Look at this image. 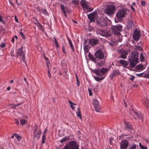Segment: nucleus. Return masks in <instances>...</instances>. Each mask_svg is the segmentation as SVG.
I'll return each mask as SVG.
<instances>
[{
    "mask_svg": "<svg viewBox=\"0 0 149 149\" xmlns=\"http://www.w3.org/2000/svg\"><path fill=\"white\" fill-rule=\"evenodd\" d=\"M139 52L137 51H132L129 56L128 61L130 62V66L131 68L134 67L139 61Z\"/></svg>",
    "mask_w": 149,
    "mask_h": 149,
    "instance_id": "1",
    "label": "nucleus"
},
{
    "mask_svg": "<svg viewBox=\"0 0 149 149\" xmlns=\"http://www.w3.org/2000/svg\"><path fill=\"white\" fill-rule=\"evenodd\" d=\"M116 8V6L114 5H108L107 6L104 12L108 15L111 16L115 13Z\"/></svg>",
    "mask_w": 149,
    "mask_h": 149,
    "instance_id": "2",
    "label": "nucleus"
},
{
    "mask_svg": "<svg viewBox=\"0 0 149 149\" xmlns=\"http://www.w3.org/2000/svg\"><path fill=\"white\" fill-rule=\"evenodd\" d=\"M122 26L120 24L112 26L111 27L112 32L116 35H119L120 34V32L122 30Z\"/></svg>",
    "mask_w": 149,
    "mask_h": 149,
    "instance_id": "3",
    "label": "nucleus"
},
{
    "mask_svg": "<svg viewBox=\"0 0 149 149\" xmlns=\"http://www.w3.org/2000/svg\"><path fill=\"white\" fill-rule=\"evenodd\" d=\"M109 70V69L102 68L100 69H97L93 70L92 72L97 76L102 77V75L107 72Z\"/></svg>",
    "mask_w": 149,
    "mask_h": 149,
    "instance_id": "4",
    "label": "nucleus"
},
{
    "mask_svg": "<svg viewBox=\"0 0 149 149\" xmlns=\"http://www.w3.org/2000/svg\"><path fill=\"white\" fill-rule=\"evenodd\" d=\"M126 10L124 8H122L116 12V18L122 19L124 18L126 14Z\"/></svg>",
    "mask_w": 149,
    "mask_h": 149,
    "instance_id": "5",
    "label": "nucleus"
},
{
    "mask_svg": "<svg viewBox=\"0 0 149 149\" xmlns=\"http://www.w3.org/2000/svg\"><path fill=\"white\" fill-rule=\"evenodd\" d=\"M16 54L18 56H20L22 57V60L26 63V61L25 59V54L23 51L22 46L20 48L18 49Z\"/></svg>",
    "mask_w": 149,
    "mask_h": 149,
    "instance_id": "6",
    "label": "nucleus"
},
{
    "mask_svg": "<svg viewBox=\"0 0 149 149\" xmlns=\"http://www.w3.org/2000/svg\"><path fill=\"white\" fill-rule=\"evenodd\" d=\"M38 127L37 125H35L34 127V129L33 130V132L34 133V136L36 137L38 139H39L40 136V135L42 133L41 131L40 130H38L37 134L36 132L38 129Z\"/></svg>",
    "mask_w": 149,
    "mask_h": 149,
    "instance_id": "7",
    "label": "nucleus"
},
{
    "mask_svg": "<svg viewBox=\"0 0 149 149\" xmlns=\"http://www.w3.org/2000/svg\"><path fill=\"white\" fill-rule=\"evenodd\" d=\"M129 144V143L127 140H123L120 143V149H127Z\"/></svg>",
    "mask_w": 149,
    "mask_h": 149,
    "instance_id": "8",
    "label": "nucleus"
},
{
    "mask_svg": "<svg viewBox=\"0 0 149 149\" xmlns=\"http://www.w3.org/2000/svg\"><path fill=\"white\" fill-rule=\"evenodd\" d=\"M93 104L96 111L100 112V108L97 100L96 99H94L93 101Z\"/></svg>",
    "mask_w": 149,
    "mask_h": 149,
    "instance_id": "9",
    "label": "nucleus"
},
{
    "mask_svg": "<svg viewBox=\"0 0 149 149\" xmlns=\"http://www.w3.org/2000/svg\"><path fill=\"white\" fill-rule=\"evenodd\" d=\"M97 22L99 26H105L107 25V20L103 17L100 18L97 21Z\"/></svg>",
    "mask_w": 149,
    "mask_h": 149,
    "instance_id": "10",
    "label": "nucleus"
},
{
    "mask_svg": "<svg viewBox=\"0 0 149 149\" xmlns=\"http://www.w3.org/2000/svg\"><path fill=\"white\" fill-rule=\"evenodd\" d=\"M67 145L71 149H79L77 143L74 141L70 142Z\"/></svg>",
    "mask_w": 149,
    "mask_h": 149,
    "instance_id": "11",
    "label": "nucleus"
},
{
    "mask_svg": "<svg viewBox=\"0 0 149 149\" xmlns=\"http://www.w3.org/2000/svg\"><path fill=\"white\" fill-rule=\"evenodd\" d=\"M96 58L100 59H103L104 58V55L103 52L100 49L97 50L95 54Z\"/></svg>",
    "mask_w": 149,
    "mask_h": 149,
    "instance_id": "12",
    "label": "nucleus"
},
{
    "mask_svg": "<svg viewBox=\"0 0 149 149\" xmlns=\"http://www.w3.org/2000/svg\"><path fill=\"white\" fill-rule=\"evenodd\" d=\"M99 42V40L97 38H92L89 40L88 43L92 47H94L98 44Z\"/></svg>",
    "mask_w": 149,
    "mask_h": 149,
    "instance_id": "13",
    "label": "nucleus"
},
{
    "mask_svg": "<svg viewBox=\"0 0 149 149\" xmlns=\"http://www.w3.org/2000/svg\"><path fill=\"white\" fill-rule=\"evenodd\" d=\"M133 37L134 40H138L140 37V31L136 29L133 34Z\"/></svg>",
    "mask_w": 149,
    "mask_h": 149,
    "instance_id": "14",
    "label": "nucleus"
},
{
    "mask_svg": "<svg viewBox=\"0 0 149 149\" xmlns=\"http://www.w3.org/2000/svg\"><path fill=\"white\" fill-rule=\"evenodd\" d=\"M99 33L102 36H105L106 38L109 37L111 36L110 31L107 32L106 31L100 30L99 31Z\"/></svg>",
    "mask_w": 149,
    "mask_h": 149,
    "instance_id": "15",
    "label": "nucleus"
},
{
    "mask_svg": "<svg viewBox=\"0 0 149 149\" xmlns=\"http://www.w3.org/2000/svg\"><path fill=\"white\" fill-rule=\"evenodd\" d=\"M125 129L128 131L132 130V126L126 121H124Z\"/></svg>",
    "mask_w": 149,
    "mask_h": 149,
    "instance_id": "16",
    "label": "nucleus"
},
{
    "mask_svg": "<svg viewBox=\"0 0 149 149\" xmlns=\"http://www.w3.org/2000/svg\"><path fill=\"white\" fill-rule=\"evenodd\" d=\"M96 14V12H94L88 15V17L91 22L95 21V15Z\"/></svg>",
    "mask_w": 149,
    "mask_h": 149,
    "instance_id": "17",
    "label": "nucleus"
},
{
    "mask_svg": "<svg viewBox=\"0 0 149 149\" xmlns=\"http://www.w3.org/2000/svg\"><path fill=\"white\" fill-rule=\"evenodd\" d=\"M81 4L83 9H88V7L87 2L85 0H81Z\"/></svg>",
    "mask_w": 149,
    "mask_h": 149,
    "instance_id": "18",
    "label": "nucleus"
},
{
    "mask_svg": "<svg viewBox=\"0 0 149 149\" xmlns=\"http://www.w3.org/2000/svg\"><path fill=\"white\" fill-rule=\"evenodd\" d=\"M120 52L121 53L119 56V58L124 59L126 58L127 55V52L125 50H122L120 51Z\"/></svg>",
    "mask_w": 149,
    "mask_h": 149,
    "instance_id": "19",
    "label": "nucleus"
},
{
    "mask_svg": "<svg viewBox=\"0 0 149 149\" xmlns=\"http://www.w3.org/2000/svg\"><path fill=\"white\" fill-rule=\"evenodd\" d=\"M61 8L63 12L64 10L65 12V13L67 12L69 13H70L71 12V10H70L67 7H65L64 6L63 4L61 5Z\"/></svg>",
    "mask_w": 149,
    "mask_h": 149,
    "instance_id": "20",
    "label": "nucleus"
},
{
    "mask_svg": "<svg viewBox=\"0 0 149 149\" xmlns=\"http://www.w3.org/2000/svg\"><path fill=\"white\" fill-rule=\"evenodd\" d=\"M120 74L119 70H114L112 72L111 75L110 76V79H112L114 76H116Z\"/></svg>",
    "mask_w": 149,
    "mask_h": 149,
    "instance_id": "21",
    "label": "nucleus"
},
{
    "mask_svg": "<svg viewBox=\"0 0 149 149\" xmlns=\"http://www.w3.org/2000/svg\"><path fill=\"white\" fill-rule=\"evenodd\" d=\"M118 62L123 66H127L129 64L128 62L124 60L120 59Z\"/></svg>",
    "mask_w": 149,
    "mask_h": 149,
    "instance_id": "22",
    "label": "nucleus"
},
{
    "mask_svg": "<svg viewBox=\"0 0 149 149\" xmlns=\"http://www.w3.org/2000/svg\"><path fill=\"white\" fill-rule=\"evenodd\" d=\"M88 56L91 61H93L95 63H97V59L93 55L90 53H89Z\"/></svg>",
    "mask_w": 149,
    "mask_h": 149,
    "instance_id": "23",
    "label": "nucleus"
},
{
    "mask_svg": "<svg viewBox=\"0 0 149 149\" xmlns=\"http://www.w3.org/2000/svg\"><path fill=\"white\" fill-rule=\"evenodd\" d=\"M133 22H132L130 20H129L127 22V28L128 29H130V28H131L133 25Z\"/></svg>",
    "mask_w": 149,
    "mask_h": 149,
    "instance_id": "24",
    "label": "nucleus"
},
{
    "mask_svg": "<svg viewBox=\"0 0 149 149\" xmlns=\"http://www.w3.org/2000/svg\"><path fill=\"white\" fill-rule=\"evenodd\" d=\"M36 22L35 23V24L39 28V29L40 30H42L43 29V27L42 26V25L40 24L38 21L37 19L36 18Z\"/></svg>",
    "mask_w": 149,
    "mask_h": 149,
    "instance_id": "25",
    "label": "nucleus"
},
{
    "mask_svg": "<svg viewBox=\"0 0 149 149\" xmlns=\"http://www.w3.org/2000/svg\"><path fill=\"white\" fill-rule=\"evenodd\" d=\"M136 145L134 143H132L130 144L128 149H136Z\"/></svg>",
    "mask_w": 149,
    "mask_h": 149,
    "instance_id": "26",
    "label": "nucleus"
},
{
    "mask_svg": "<svg viewBox=\"0 0 149 149\" xmlns=\"http://www.w3.org/2000/svg\"><path fill=\"white\" fill-rule=\"evenodd\" d=\"M90 47H89V46L88 45H86L84 46V51L85 53H88L89 49Z\"/></svg>",
    "mask_w": 149,
    "mask_h": 149,
    "instance_id": "27",
    "label": "nucleus"
},
{
    "mask_svg": "<svg viewBox=\"0 0 149 149\" xmlns=\"http://www.w3.org/2000/svg\"><path fill=\"white\" fill-rule=\"evenodd\" d=\"M78 111L76 112L77 116L79 117L81 119H82V117L80 110L79 108H77Z\"/></svg>",
    "mask_w": 149,
    "mask_h": 149,
    "instance_id": "28",
    "label": "nucleus"
},
{
    "mask_svg": "<svg viewBox=\"0 0 149 149\" xmlns=\"http://www.w3.org/2000/svg\"><path fill=\"white\" fill-rule=\"evenodd\" d=\"M95 79L98 81H100V80H102L104 79V77H98L97 76H94L93 77Z\"/></svg>",
    "mask_w": 149,
    "mask_h": 149,
    "instance_id": "29",
    "label": "nucleus"
},
{
    "mask_svg": "<svg viewBox=\"0 0 149 149\" xmlns=\"http://www.w3.org/2000/svg\"><path fill=\"white\" fill-rule=\"evenodd\" d=\"M69 42L70 45V46L72 49V51L73 52L74 51V47L73 45L72 44V41L70 39L69 40Z\"/></svg>",
    "mask_w": 149,
    "mask_h": 149,
    "instance_id": "30",
    "label": "nucleus"
},
{
    "mask_svg": "<svg viewBox=\"0 0 149 149\" xmlns=\"http://www.w3.org/2000/svg\"><path fill=\"white\" fill-rule=\"evenodd\" d=\"M144 105L147 108L149 107V100L147 99L144 103Z\"/></svg>",
    "mask_w": 149,
    "mask_h": 149,
    "instance_id": "31",
    "label": "nucleus"
},
{
    "mask_svg": "<svg viewBox=\"0 0 149 149\" xmlns=\"http://www.w3.org/2000/svg\"><path fill=\"white\" fill-rule=\"evenodd\" d=\"M69 139V138L68 137H64L61 140H60V142L61 143H63L65 142L66 141L68 140Z\"/></svg>",
    "mask_w": 149,
    "mask_h": 149,
    "instance_id": "32",
    "label": "nucleus"
},
{
    "mask_svg": "<svg viewBox=\"0 0 149 149\" xmlns=\"http://www.w3.org/2000/svg\"><path fill=\"white\" fill-rule=\"evenodd\" d=\"M138 118L139 119H141V120L142 121H143V117L142 116V113H136V115Z\"/></svg>",
    "mask_w": 149,
    "mask_h": 149,
    "instance_id": "33",
    "label": "nucleus"
},
{
    "mask_svg": "<svg viewBox=\"0 0 149 149\" xmlns=\"http://www.w3.org/2000/svg\"><path fill=\"white\" fill-rule=\"evenodd\" d=\"M143 68V65L142 64H140L137 65L136 67V69L139 70Z\"/></svg>",
    "mask_w": 149,
    "mask_h": 149,
    "instance_id": "34",
    "label": "nucleus"
},
{
    "mask_svg": "<svg viewBox=\"0 0 149 149\" xmlns=\"http://www.w3.org/2000/svg\"><path fill=\"white\" fill-rule=\"evenodd\" d=\"M134 49L135 50H139L140 51H142L143 50V49L140 46H136L135 45V46Z\"/></svg>",
    "mask_w": 149,
    "mask_h": 149,
    "instance_id": "35",
    "label": "nucleus"
},
{
    "mask_svg": "<svg viewBox=\"0 0 149 149\" xmlns=\"http://www.w3.org/2000/svg\"><path fill=\"white\" fill-rule=\"evenodd\" d=\"M46 137V135H43L42 137V143L43 144L45 142V139Z\"/></svg>",
    "mask_w": 149,
    "mask_h": 149,
    "instance_id": "36",
    "label": "nucleus"
},
{
    "mask_svg": "<svg viewBox=\"0 0 149 149\" xmlns=\"http://www.w3.org/2000/svg\"><path fill=\"white\" fill-rule=\"evenodd\" d=\"M79 1H76V0H73L72 2H70L69 3L70 4L71 3H72L73 4H74L75 5H77L79 3Z\"/></svg>",
    "mask_w": 149,
    "mask_h": 149,
    "instance_id": "37",
    "label": "nucleus"
},
{
    "mask_svg": "<svg viewBox=\"0 0 149 149\" xmlns=\"http://www.w3.org/2000/svg\"><path fill=\"white\" fill-rule=\"evenodd\" d=\"M14 136L16 137L18 140L20 141L21 140V137L19 136V135H18L16 133H15Z\"/></svg>",
    "mask_w": 149,
    "mask_h": 149,
    "instance_id": "38",
    "label": "nucleus"
},
{
    "mask_svg": "<svg viewBox=\"0 0 149 149\" xmlns=\"http://www.w3.org/2000/svg\"><path fill=\"white\" fill-rule=\"evenodd\" d=\"M54 45L56 46V47H59L58 43L56 39V38L55 37H54Z\"/></svg>",
    "mask_w": 149,
    "mask_h": 149,
    "instance_id": "39",
    "label": "nucleus"
},
{
    "mask_svg": "<svg viewBox=\"0 0 149 149\" xmlns=\"http://www.w3.org/2000/svg\"><path fill=\"white\" fill-rule=\"evenodd\" d=\"M140 61L141 62L143 61L144 60V58L142 53L140 54Z\"/></svg>",
    "mask_w": 149,
    "mask_h": 149,
    "instance_id": "40",
    "label": "nucleus"
},
{
    "mask_svg": "<svg viewBox=\"0 0 149 149\" xmlns=\"http://www.w3.org/2000/svg\"><path fill=\"white\" fill-rule=\"evenodd\" d=\"M139 146L141 149H147V148L143 146L141 143H139Z\"/></svg>",
    "mask_w": 149,
    "mask_h": 149,
    "instance_id": "41",
    "label": "nucleus"
},
{
    "mask_svg": "<svg viewBox=\"0 0 149 149\" xmlns=\"http://www.w3.org/2000/svg\"><path fill=\"white\" fill-rule=\"evenodd\" d=\"M104 64V62L101 61L100 62H98L97 63V65H98L100 67H101Z\"/></svg>",
    "mask_w": 149,
    "mask_h": 149,
    "instance_id": "42",
    "label": "nucleus"
},
{
    "mask_svg": "<svg viewBox=\"0 0 149 149\" xmlns=\"http://www.w3.org/2000/svg\"><path fill=\"white\" fill-rule=\"evenodd\" d=\"M75 75H76V80H77V84L78 86H79V85H80L79 81L78 79V78L77 77V76L76 74H75Z\"/></svg>",
    "mask_w": 149,
    "mask_h": 149,
    "instance_id": "43",
    "label": "nucleus"
},
{
    "mask_svg": "<svg viewBox=\"0 0 149 149\" xmlns=\"http://www.w3.org/2000/svg\"><path fill=\"white\" fill-rule=\"evenodd\" d=\"M26 120L24 119H21L20 120V123L22 125H24L26 123Z\"/></svg>",
    "mask_w": 149,
    "mask_h": 149,
    "instance_id": "44",
    "label": "nucleus"
},
{
    "mask_svg": "<svg viewBox=\"0 0 149 149\" xmlns=\"http://www.w3.org/2000/svg\"><path fill=\"white\" fill-rule=\"evenodd\" d=\"M22 30H20V34L21 35V36H22V37H23V39H25V36H24L23 34V33H22Z\"/></svg>",
    "mask_w": 149,
    "mask_h": 149,
    "instance_id": "45",
    "label": "nucleus"
},
{
    "mask_svg": "<svg viewBox=\"0 0 149 149\" xmlns=\"http://www.w3.org/2000/svg\"><path fill=\"white\" fill-rule=\"evenodd\" d=\"M6 44L4 43H1L0 45V47L1 48H4L5 47Z\"/></svg>",
    "mask_w": 149,
    "mask_h": 149,
    "instance_id": "46",
    "label": "nucleus"
},
{
    "mask_svg": "<svg viewBox=\"0 0 149 149\" xmlns=\"http://www.w3.org/2000/svg\"><path fill=\"white\" fill-rule=\"evenodd\" d=\"M0 22H2L4 24L5 23V22L4 20H3L2 17L0 15Z\"/></svg>",
    "mask_w": 149,
    "mask_h": 149,
    "instance_id": "47",
    "label": "nucleus"
},
{
    "mask_svg": "<svg viewBox=\"0 0 149 149\" xmlns=\"http://www.w3.org/2000/svg\"><path fill=\"white\" fill-rule=\"evenodd\" d=\"M68 102L69 103V104H70V105H76V104H75V103H74L72 102L70 100H69Z\"/></svg>",
    "mask_w": 149,
    "mask_h": 149,
    "instance_id": "48",
    "label": "nucleus"
},
{
    "mask_svg": "<svg viewBox=\"0 0 149 149\" xmlns=\"http://www.w3.org/2000/svg\"><path fill=\"white\" fill-rule=\"evenodd\" d=\"M143 77L148 79H149V73L146 74L143 76Z\"/></svg>",
    "mask_w": 149,
    "mask_h": 149,
    "instance_id": "49",
    "label": "nucleus"
},
{
    "mask_svg": "<svg viewBox=\"0 0 149 149\" xmlns=\"http://www.w3.org/2000/svg\"><path fill=\"white\" fill-rule=\"evenodd\" d=\"M63 149H71V148L67 145L66 146H65Z\"/></svg>",
    "mask_w": 149,
    "mask_h": 149,
    "instance_id": "50",
    "label": "nucleus"
},
{
    "mask_svg": "<svg viewBox=\"0 0 149 149\" xmlns=\"http://www.w3.org/2000/svg\"><path fill=\"white\" fill-rule=\"evenodd\" d=\"M89 95L91 96L92 95V93L90 88L88 89Z\"/></svg>",
    "mask_w": 149,
    "mask_h": 149,
    "instance_id": "51",
    "label": "nucleus"
},
{
    "mask_svg": "<svg viewBox=\"0 0 149 149\" xmlns=\"http://www.w3.org/2000/svg\"><path fill=\"white\" fill-rule=\"evenodd\" d=\"M15 121L16 124H17V125H18L19 124V123L18 120L17 118H15Z\"/></svg>",
    "mask_w": 149,
    "mask_h": 149,
    "instance_id": "52",
    "label": "nucleus"
},
{
    "mask_svg": "<svg viewBox=\"0 0 149 149\" xmlns=\"http://www.w3.org/2000/svg\"><path fill=\"white\" fill-rule=\"evenodd\" d=\"M48 76L49 78H50L51 77V75L50 73L49 69H48Z\"/></svg>",
    "mask_w": 149,
    "mask_h": 149,
    "instance_id": "53",
    "label": "nucleus"
},
{
    "mask_svg": "<svg viewBox=\"0 0 149 149\" xmlns=\"http://www.w3.org/2000/svg\"><path fill=\"white\" fill-rule=\"evenodd\" d=\"M145 4V2L144 1H141V5L142 6H144Z\"/></svg>",
    "mask_w": 149,
    "mask_h": 149,
    "instance_id": "54",
    "label": "nucleus"
},
{
    "mask_svg": "<svg viewBox=\"0 0 149 149\" xmlns=\"http://www.w3.org/2000/svg\"><path fill=\"white\" fill-rule=\"evenodd\" d=\"M131 78H130L129 79L131 81H133L134 79H135V77L133 76H131Z\"/></svg>",
    "mask_w": 149,
    "mask_h": 149,
    "instance_id": "55",
    "label": "nucleus"
},
{
    "mask_svg": "<svg viewBox=\"0 0 149 149\" xmlns=\"http://www.w3.org/2000/svg\"><path fill=\"white\" fill-rule=\"evenodd\" d=\"M62 50H63V52L64 53H65L66 52L65 51V47L63 46L62 47Z\"/></svg>",
    "mask_w": 149,
    "mask_h": 149,
    "instance_id": "56",
    "label": "nucleus"
},
{
    "mask_svg": "<svg viewBox=\"0 0 149 149\" xmlns=\"http://www.w3.org/2000/svg\"><path fill=\"white\" fill-rule=\"evenodd\" d=\"M14 18H15V21L17 22H18V20L17 18V17L16 16V15L14 16Z\"/></svg>",
    "mask_w": 149,
    "mask_h": 149,
    "instance_id": "57",
    "label": "nucleus"
},
{
    "mask_svg": "<svg viewBox=\"0 0 149 149\" xmlns=\"http://www.w3.org/2000/svg\"><path fill=\"white\" fill-rule=\"evenodd\" d=\"M88 42V41L87 40H84L83 44L84 45V46L86 45H85Z\"/></svg>",
    "mask_w": 149,
    "mask_h": 149,
    "instance_id": "58",
    "label": "nucleus"
},
{
    "mask_svg": "<svg viewBox=\"0 0 149 149\" xmlns=\"http://www.w3.org/2000/svg\"><path fill=\"white\" fill-rule=\"evenodd\" d=\"M11 105H12V106L11 107L15 109L16 108V106L15 104H11Z\"/></svg>",
    "mask_w": 149,
    "mask_h": 149,
    "instance_id": "59",
    "label": "nucleus"
},
{
    "mask_svg": "<svg viewBox=\"0 0 149 149\" xmlns=\"http://www.w3.org/2000/svg\"><path fill=\"white\" fill-rule=\"evenodd\" d=\"M13 51H14V50H13V51H11V55L12 56H15L14 54L13 53Z\"/></svg>",
    "mask_w": 149,
    "mask_h": 149,
    "instance_id": "60",
    "label": "nucleus"
},
{
    "mask_svg": "<svg viewBox=\"0 0 149 149\" xmlns=\"http://www.w3.org/2000/svg\"><path fill=\"white\" fill-rule=\"evenodd\" d=\"M113 139L112 138H109V141H110V143L111 144H112L111 141L113 140Z\"/></svg>",
    "mask_w": 149,
    "mask_h": 149,
    "instance_id": "61",
    "label": "nucleus"
},
{
    "mask_svg": "<svg viewBox=\"0 0 149 149\" xmlns=\"http://www.w3.org/2000/svg\"><path fill=\"white\" fill-rule=\"evenodd\" d=\"M47 131V129H45L44 132L43 134V135H46V134H45L46 133Z\"/></svg>",
    "mask_w": 149,
    "mask_h": 149,
    "instance_id": "62",
    "label": "nucleus"
},
{
    "mask_svg": "<svg viewBox=\"0 0 149 149\" xmlns=\"http://www.w3.org/2000/svg\"><path fill=\"white\" fill-rule=\"evenodd\" d=\"M88 10L89 12H91L93 10V8H88Z\"/></svg>",
    "mask_w": 149,
    "mask_h": 149,
    "instance_id": "63",
    "label": "nucleus"
},
{
    "mask_svg": "<svg viewBox=\"0 0 149 149\" xmlns=\"http://www.w3.org/2000/svg\"><path fill=\"white\" fill-rule=\"evenodd\" d=\"M43 12L45 14L47 13V12L46 10L44 9L43 10Z\"/></svg>",
    "mask_w": 149,
    "mask_h": 149,
    "instance_id": "64",
    "label": "nucleus"
}]
</instances>
